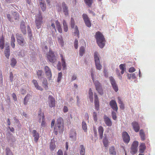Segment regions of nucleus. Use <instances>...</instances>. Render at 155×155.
Returning a JSON list of instances; mask_svg holds the SVG:
<instances>
[{
	"label": "nucleus",
	"instance_id": "64",
	"mask_svg": "<svg viewBox=\"0 0 155 155\" xmlns=\"http://www.w3.org/2000/svg\"><path fill=\"white\" fill-rule=\"evenodd\" d=\"M57 155H63V153L62 150H59L57 153Z\"/></svg>",
	"mask_w": 155,
	"mask_h": 155
},
{
	"label": "nucleus",
	"instance_id": "37",
	"mask_svg": "<svg viewBox=\"0 0 155 155\" xmlns=\"http://www.w3.org/2000/svg\"><path fill=\"white\" fill-rule=\"evenodd\" d=\"M140 136L141 140H145V134L142 129H141L140 131Z\"/></svg>",
	"mask_w": 155,
	"mask_h": 155
},
{
	"label": "nucleus",
	"instance_id": "42",
	"mask_svg": "<svg viewBox=\"0 0 155 155\" xmlns=\"http://www.w3.org/2000/svg\"><path fill=\"white\" fill-rule=\"evenodd\" d=\"M85 50L83 46L80 47L79 50V54L81 57H82L85 52Z\"/></svg>",
	"mask_w": 155,
	"mask_h": 155
},
{
	"label": "nucleus",
	"instance_id": "24",
	"mask_svg": "<svg viewBox=\"0 0 155 155\" xmlns=\"http://www.w3.org/2000/svg\"><path fill=\"white\" fill-rule=\"evenodd\" d=\"M32 133L33 134V136L34 137L35 141L36 142H37L39 138V134L35 130H33Z\"/></svg>",
	"mask_w": 155,
	"mask_h": 155
},
{
	"label": "nucleus",
	"instance_id": "12",
	"mask_svg": "<svg viewBox=\"0 0 155 155\" xmlns=\"http://www.w3.org/2000/svg\"><path fill=\"white\" fill-rule=\"evenodd\" d=\"M94 104L95 108L97 110H98L99 109V102L97 96V94L95 93H94Z\"/></svg>",
	"mask_w": 155,
	"mask_h": 155
},
{
	"label": "nucleus",
	"instance_id": "63",
	"mask_svg": "<svg viewBox=\"0 0 155 155\" xmlns=\"http://www.w3.org/2000/svg\"><path fill=\"white\" fill-rule=\"evenodd\" d=\"M7 17L10 21L11 22L13 21L12 19L11 18L10 15L9 14H8L7 15Z\"/></svg>",
	"mask_w": 155,
	"mask_h": 155
},
{
	"label": "nucleus",
	"instance_id": "23",
	"mask_svg": "<svg viewBox=\"0 0 155 155\" xmlns=\"http://www.w3.org/2000/svg\"><path fill=\"white\" fill-rule=\"evenodd\" d=\"M27 30L28 38L30 40L32 41L33 40V37L32 36V34L31 28L29 25L27 26Z\"/></svg>",
	"mask_w": 155,
	"mask_h": 155
},
{
	"label": "nucleus",
	"instance_id": "22",
	"mask_svg": "<svg viewBox=\"0 0 155 155\" xmlns=\"http://www.w3.org/2000/svg\"><path fill=\"white\" fill-rule=\"evenodd\" d=\"M32 82L33 84L34 87L38 90L42 91L43 89L40 86H39L37 81L33 79L32 81Z\"/></svg>",
	"mask_w": 155,
	"mask_h": 155
},
{
	"label": "nucleus",
	"instance_id": "32",
	"mask_svg": "<svg viewBox=\"0 0 155 155\" xmlns=\"http://www.w3.org/2000/svg\"><path fill=\"white\" fill-rule=\"evenodd\" d=\"M37 73L38 78L39 80H41L43 78L44 74H43V72L41 71L38 70L37 71Z\"/></svg>",
	"mask_w": 155,
	"mask_h": 155
},
{
	"label": "nucleus",
	"instance_id": "55",
	"mask_svg": "<svg viewBox=\"0 0 155 155\" xmlns=\"http://www.w3.org/2000/svg\"><path fill=\"white\" fill-rule=\"evenodd\" d=\"M74 20L73 18H71V28H74Z\"/></svg>",
	"mask_w": 155,
	"mask_h": 155
},
{
	"label": "nucleus",
	"instance_id": "9",
	"mask_svg": "<svg viewBox=\"0 0 155 155\" xmlns=\"http://www.w3.org/2000/svg\"><path fill=\"white\" fill-rule=\"evenodd\" d=\"M109 80L115 92H117L118 90V88L115 79L113 77L110 76L109 77Z\"/></svg>",
	"mask_w": 155,
	"mask_h": 155
},
{
	"label": "nucleus",
	"instance_id": "53",
	"mask_svg": "<svg viewBox=\"0 0 155 155\" xmlns=\"http://www.w3.org/2000/svg\"><path fill=\"white\" fill-rule=\"evenodd\" d=\"M51 27L53 28V30H52V34H53L54 33L55 34V32H57L55 28V25L54 23H52L51 24Z\"/></svg>",
	"mask_w": 155,
	"mask_h": 155
},
{
	"label": "nucleus",
	"instance_id": "30",
	"mask_svg": "<svg viewBox=\"0 0 155 155\" xmlns=\"http://www.w3.org/2000/svg\"><path fill=\"white\" fill-rule=\"evenodd\" d=\"M98 132L100 138L101 139L103 138L104 129L102 127L100 126L98 128Z\"/></svg>",
	"mask_w": 155,
	"mask_h": 155
},
{
	"label": "nucleus",
	"instance_id": "27",
	"mask_svg": "<svg viewBox=\"0 0 155 155\" xmlns=\"http://www.w3.org/2000/svg\"><path fill=\"white\" fill-rule=\"evenodd\" d=\"M31 97L30 94H27L24 99L23 103L25 105H27L29 100Z\"/></svg>",
	"mask_w": 155,
	"mask_h": 155
},
{
	"label": "nucleus",
	"instance_id": "14",
	"mask_svg": "<svg viewBox=\"0 0 155 155\" xmlns=\"http://www.w3.org/2000/svg\"><path fill=\"white\" fill-rule=\"evenodd\" d=\"M48 102L49 106L50 107H54L55 106V100L52 96L49 95L48 98Z\"/></svg>",
	"mask_w": 155,
	"mask_h": 155
},
{
	"label": "nucleus",
	"instance_id": "36",
	"mask_svg": "<svg viewBox=\"0 0 155 155\" xmlns=\"http://www.w3.org/2000/svg\"><path fill=\"white\" fill-rule=\"evenodd\" d=\"M12 14L15 20H18L19 18V14L17 11L12 12Z\"/></svg>",
	"mask_w": 155,
	"mask_h": 155
},
{
	"label": "nucleus",
	"instance_id": "10",
	"mask_svg": "<svg viewBox=\"0 0 155 155\" xmlns=\"http://www.w3.org/2000/svg\"><path fill=\"white\" fill-rule=\"evenodd\" d=\"M82 18L85 23V24L88 28H90L91 26V22L90 19L87 15L84 14H83Z\"/></svg>",
	"mask_w": 155,
	"mask_h": 155
},
{
	"label": "nucleus",
	"instance_id": "44",
	"mask_svg": "<svg viewBox=\"0 0 155 155\" xmlns=\"http://www.w3.org/2000/svg\"><path fill=\"white\" fill-rule=\"evenodd\" d=\"M6 155H13L12 152L9 147H6L5 149Z\"/></svg>",
	"mask_w": 155,
	"mask_h": 155
},
{
	"label": "nucleus",
	"instance_id": "40",
	"mask_svg": "<svg viewBox=\"0 0 155 155\" xmlns=\"http://www.w3.org/2000/svg\"><path fill=\"white\" fill-rule=\"evenodd\" d=\"M62 22L64 31L66 32L68 30V27L67 23L64 20H63Z\"/></svg>",
	"mask_w": 155,
	"mask_h": 155
},
{
	"label": "nucleus",
	"instance_id": "60",
	"mask_svg": "<svg viewBox=\"0 0 155 155\" xmlns=\"http://www.w3.org/2000/svg\"><path fill=\"white\" fill-rule=\"evenodd\" d=\"M78 41L77 39H75L74 41V47L76 49L78 48Z\"/></svg>",
	"mask_w": 155,
	"mask_h": 155
},
{
	"label": "nucleus",
	"instance_id": "39",
	"mask_svg": "<svg viewBox=\"0 0 155 155\" xmlns=\"http://www.w3.org/2000/svg\"><path fill=\"white\" fill-rule=\"evenodd\" d=\"M40 4L41 10L43 11H45L46 8V5L44 2H40Z\"/></svg>",
	"mask_w": 155,
	"mask_h": 155
},
{
	"label": "nucleus",
	"instance_id": "26",
	"mask_svg": "<svg viewBox=\"0 0 155 155\" xmlns=\"http://www.w3.org/2000/svg\"><path fill=\"white\" fill-rule=\"evenodd\" d=\"M55 24L56 26V28L59 32L60 33L62 32V29L61 27V25L58 20L55 21Z\"/></svg>",
	"mask_w": 155,
	"mask_h": 155
},
{
	"label": "nucleus",
	"instance_id": "1",
	"mask_svg": "<svg viewBox=\"0 0 155 155\" xmlns=\"http://www.w3.org/2000/svg\"><path fill=\"white\" fill-rule=\"evenodd\" d=\"M97 43L101 48H103L105 45V38L103 34L100 31L97 32L95 35Z\"/></svg>",
	"mask_w": 155,
	"mask_h": 155
},
{
	"label": "nucleus",
	"instance_id": "52",
	"mask_svg": "<svg viewBox=\"0 0 155 155\" xmlns=\"http://www.w3.org/2000/svg\"><path fill=\"white\" fill-rule=\"evenodd\" d=\"M111 116L113 119L114 120H116L117 119L116 114V112L114 111H112L111 112Z\"/></svg>",
	"mask_w": 155,
	"mask_h": 155
},
{
	"label": "nucleus",
	"instance_id": "29",
	"mask_svg": "<svg viewBox=\"0 0 155 155\" xmlns=\"http://www.w3.org/2000/svg\"><path fill=\"white\" fill-rule=\"evenodd\" d=\"M88 96L89 98L90 99V101L91 103H93V93L92 91V90L91 88H90L89 89V92H88Z\"/></svg>",
	"mask_w": 155,
	"mask_h": 155
},
{
	"label": "nucleus",
	"instance_id": "2",
	"mask_svg": "<svg viewBox=\"0 0 155 155\" xmlns=\"http://www.w3.org/2000/svg\"><path fill=\"white\" fill-rule=\"evenodd\" d=\"M16 38L18 44L22 47H25L27 45L26 41L21 34L17 33L16 34Z\"/></svg>",
	"mask_w": 155,
	"mask_h": 155
},
{
	"label": "nucleus",
	"instance_id": "18",
	"mask_svg": "<svg viewBox=\"0 0 155 155\" xmlns=\"http://www.w3.org/2000/svg\"><path fill=\"white\" fill-rule=\"evenodd\" d=\"M62 8L63 12L64 15L67 16L68 15V8L67 5L64 2H63L62 3Z\"/></svg>",
	"mask_w": 155,
	"mask_h": 155
},
{
	"label": "nucleus",
	"instance_id": "49",
	"mask_svg": "<svg viewBox=\"0 0 155 155\" xmlns=\"http://www.w3.org/2000/svg\"><path fill=\"white\" fill-rule=\"evenodd\" d=\"M57 124L63 125L64 121L63 118L61 117H59L57 119Z\"/></svg>",
	"mask_w": 155,
	"mask_h": 155
},
{
	"label": "nucleus",
	"instance_id": "5",
	"mask_svg": "<svg viewBox=\"0 0 155 155\" xmlns=\"http://www.w3.org/2000/svg\"><path fill=\"white\" fill-rule=\"evenodd\" d=\"M94 58L95 66L97 69L100 70L102 68V66L100 64L99 58L98 57V53L95 52L94 53Z\"/></svg>",
	"mask_w": 155,
	"mask_h": 155
},
{
	"label": "nucleus",
	"instance_id": "62",
	"mask_svg": "<svg viewBox=\"0 0 155 155\" xmlns=\"http://www.w3.org/2000/svg\"><path fill=\"white\" fill-rule=\"evenodd\" d=\"M135 70H136L134 68L132 67L129 69L128 71L130 73H132L135 71Z\"/></svg>",
	"mask_w": 155,
	"mask_h": 155
},
{
	"label": "nucleus",
	"instance_id": "19",
	"mask_svg": "<svg viewBox=\"0 0 155 155\" xmlns=\"http://www.w3.org/2000/svg\"><path fill=\"white\" fill-rule=\"evenodd\" d=\"M5 46L6 48L5 50V54L6 57L8 59L10 55V51L8 43L6 44Z\"/></svg>",
	"mask_w": 155,
	"mask_h": 155
},
{
	"label": "nucleus",
	"instance_id": "38",
	"mask_svg": "<svg viewBox=\"0 0 155 155\" xmlns=\"http://www.w3.org/2000/svg\"><path fill=\"white\" fill-rule=\"evenodd\" d=\"M4 45V40L3 37L0 38V47L1 49H3Z\"/></svg>",
	"mask_w": 155,
	"mask_h": 155
},
{
	"label": "nucleus",
	"instance_id": "45",
	"mask_svg": "<svg viewBox=\"0 0 155 155\" xmlns=\"http://www.w3.org/2000/svg\"><path fill=\"white\" fill-rule=\"evenodd\" d=\"M58 41L61 47H63L64 45V42L61 36L58 38Z\"/></svg>",
	"mask_w": 155,
	"mask_h": 155
},
{
	"label": "nucleus",
	"instance_id": "57",
	"mask_svg": "<svg viewBox=\"0 0 155 155\" xmlns=\"http://www.w3.org/2000/svg\"><path fill=\"white\" fill-rule=\"evenodd\" d=\"M120 69L121 70H126L125 64H121L119 65Z\"/></svg>",
	"mask_w": 155,
	"mask_h": 155
},
{
	"label": "nucleus",
	"instance_id": "11",
	"mask_svg": "<svg viewBox=\"0 0 155 155\" xmlns=\"http://www.w3.org/2000/svg\"><path fill=\"white\" fill-rule=\"evenodd\" d=\"M109 105L114 110L117 112L118 107L117 103L115 100L113 99L111 100L110 102Z\"/></svg>",
	"mask_w": 155,
	"mask_h": 155
},
{
	"label": "nucleus",
	"instance_id": "56",
	"mask_svg": "<svg viewBox=\"0 0 155 155\" xmlns=\"http://www.w3.org/2000/svg\"><path fill=\"white\" fill-rule=\"evenodd\" d=\"M103 143L104 146L106 147L107 146L108 140L107 138L105 137L103 140Z\"/></svg>",
	"mask_w": 155,
	"mask_h": 155
},
{
	"label": "nucleus",
	"instance_id": "59",
	"mask_svg": "<svg viewBox=\"0 0 155 155\" xmlns=\"http://www.w3.org/2000/svg\"><path fill=\"white\" fill-rule=\"evenodd\" d=\"M62 77V74L61 72L59 73L58 74L57 81L59 82L60 81Z\"/></svg>",
	"mask_w": 155,
	"mask_h": 155
},
{
	"label": "nucleus",
	"instance_id": "58",
	"mask_svg": "<svg viewBox=\"0 0 155 155\" xmlns=\"http://www.w3.org/2000/svg\"><path fill=\"white\" fill-rule=\"evenodd\" d=\"M93 116L94 120L95 122L97 121V113L95 112H93Z\"/></svg>",
	"mask_w": 155,
	"mask_h": 155
},
{
	"label": "nucleus",
	"instance_id": "54",
	"mask_svg": "<svg viewBox=\"0 0 155 155\" xmlns=\"http://www.w3.org/2000/svg\"><path fill=\"white\" fill-rule=\"evenodd\" d=\"M82 128L84 131H86L87 129L86 124L85 122L83 121L82 122Z\"/></svg>",
	"mask_w": 155,
	"mask_h": 155
},
{
	"label": "nucleus",
	"instance_id": "31",
	"mask_svg": "<svg viewBox=\"0 0 155 155\" xmlns=\"http://www.w3.org/2000/svg\"><path fill=\"white\" fill-rule=\"evenodd\" d=\"M139 151L140 153L144 152L145 150L146 149V147L144 143H142L140 145Z\"/></svg>",
	"mask_w": 155,
	"mask_h": 155
},
{
	"label": "nucleus",
	"instance_id": "51",
	"mask_svg": "<svg viewBox=\"0 0 155 155\" xmlns=\"http://www.w3.org/2000/svg\"><path fill=\"white\" fill-rule=\"evenodd\" d=\"M74 30L75 34L77 35L78 37L79 35V32L77 26H75V28H74Z\"/></svg>",
	"mask_w": 155,
	"mask_h": 155
},
{
	"label": "nucleus",
	"instance_id": "15",
	"mask_svg": "<svg viewBox=\"0 0 155 155\" xmlns=\"http://www.w3.org/2000/svg\"><path fill=\"white\" fill-rule=\"evenodd\" d=\"M25 24V22L22 20L21 21L20 24V28L21 31L24 35H26L27 33Z\"/></svg>",
	"mask_w": 155,
	"mask_h": 155
},
{
	"label": "nucleus",
	"instance_id": "21",
	"mask_svg": "<svg viewBox=\"0 0 155 155\" xmlns=\"http://www.w3.org/2000/svg\"><path fill=\"white\" fill-rule=\"evenodd\" d=\"M104 122L107 126H111L112 125V123L111 120L106 115H104Z\"/></svg>",
	"mask_w": 155,
	"mask_h": 155
},
{
	"label": "nucleus",
	"instance_id": "6",
	"mask_svg": "<svg viewBox=\"0 0 155 155\" xmlns=\"http://www.w3.org/2000/svg\"><path fill=\"white\" fill-rule=\"evenodd\" d=\"M96 90L99 94L102 95L103 94V91L101 83L97 80L93 81Z\"/></svg>",
	"mask_w": 155,
	"mask_h": 155
},
{
	"label": "nucleus",
	"instance_id": "17",
	"mask_svg": "<svg viewBox=\"0 0 155 155\" xmlns=\"http://www.w3.org/2000/svg\"><path fill=\"white\" fill-rule=\"evenodd\" d=\"M122 137L124 141L126 143H128L130 140V137L127 133L124 131L122 134Z\"/></svg>",
	"mask_w": 155,
	"mask_h": 155
},
{
	"label": "nucleus",
	"instance_id": "33",
	"mask_svg": "<svg viewBox=\"0 0 155 155\" xmlns=\"http://www.w3.org/2000/svg\"><path fill=\"white\" fill-rule=\"evenodd\" d=\"M60 57L61 59V61L62 63V66H63V69L65 70L66 67V63L65 61V60L63 57V56L62 54H60Z\"/></svg>",
	"mask_w": 155,
	"mask_h": 155
},
{
	"label": "nucleus",
	"instance_id": "47",
	"mask_svg": "<svg viewBox=\"0 0 155 155\" xmlns=\"http://www.w3.org/2000/svg\"><path fill=\"white\" fill-rule=\"evenodd\" d=\"M17 63L16 60L14 58H13L11 60V65L12 67H14Z\"/></svg>",
	"mask_w": 155,
	"mask_h": 155
},
{
	"label": "nucleus",
	"instance_id": "50",
	"mask_svg": "<svg viewBox=\"0 0 155 155\" xmlns=\"http://www.w3.org/2000/svg\"><path fill=\"white\" fill-rule=\"evenodd\" d=\"M41 118H42V112L41 110L39 111V113L38 114V118L39 119L38 122L40 123L41 122Z\"/></svg>",
	"mask_w": 155,
	"mask_h": 155
},
{
	"label": "nucleus",
	"instance_id": "28",
	"mask_svg": "<svg viewBox=\"0 0 155 155\" xmlns=\"http://www.w3.org/2000/svg\"><path fill=\"white\" fill-rule=\"evenodd\" d=\"M50 148L51 151L54 150L55 148V141L53 139L51 140Z\"/></svg>",
	"mask_w": 155,
	"mask_h": 155
},
{
	"label": "nucleus",
	"instance_id": "35",
	"mask_svg": "<svg viewBox=\"0 0 155 155\" xmlns=\"http://www.w3.org/2000/svg\"><path fill=\"white\" fill-rule=\"evenodd\" d=\"M109 152L111 155H116V154L115 149L113 147H111L110 148Z\"/></svg>",
	"mask_w": 155,
	"mask_h": 155
},
{
	"label": "nucleus",
	"instance_id": "7",
	"mask_svg": "<svg viewBox=\"0 0 155 155\" xmlns=\"http://www.w3.org/2000/svg\"><path fill=\"white\" fill-rule=\"evenodd\" d=\"M138 145V142L137 141H134L132 144L130 151V153L132 155L136 154L137 151V147Z\"/></svg>",
	"mask_w": 155,
	"mask_h": 155
},
{
	"label": "nucleus",
	"instance_id": "4",
	"mask_svg": "<svg viewBox=\"0 0 155 155\" xmlns=\"http://www.w3.org/2000/svg\"><path fill=\"white\" fill-rule=\"evenodd\" d=\"M46 56L48 61L52 63H54L56 61V58L54 52L50 49L49 51L46 54Z\"/></svg>",
	"mask_w": 155,
	"mask_h": 155
},
{
	"label": "nucleus",
	"instance_id": "41",
	"mask_svg": "<svg viewBox=\"0 0 155 155\" xmlns=\"http://www.w3.org/2000/svg\"><path fill=\"white\" fill-rule=\"evenodd\" d=\"M127 77L129 79H130L131 78L133 79H134L136 78V75L135 73L129 74H127Z\"/></svg>",
	"mask_w": 155,
	"mask_h": 155
},
{
	"label": "nucleus",
	"instance_id": "25",
	"mask_svg": "<svg viewBox=\"0 0 155 155\" xmlns=\"http://www.w3.org/2000/svg\"><path fill=\"white\" fill-rule=\"evenodd\" d=\"M54 127L58 129V132L60 133H62L63 131L64 126L63 124H57L55 127Z\"/></svg>",
	"mask_w": 155,
	"mask_h": 155
},
{
	"label": "nucleus",
	"instance_id": "48",
	"mask_svg": "<svg viewBox=\"0 0 155 155\" xmlns=\"http://www.w3.org/2000/svg\"><path fill=\"white\" fill-rule=\"evenodd\" d=\"M43 115L42 116V120L41 122V126L42 127H44L45 126V116L44 115L43 113L42 114Z\"/></svg>",
	"mask_w": 155,
	"mask_h": 155
},
{
	"label": "nucleus",
	"instance_id": "43",
	"mask_svg": "<svg viewBox=\"0 0 155 155\" xmlns=\"http://www.w3.org/2000/svg\"><path fill=\"white\" fill-rule=\"evenodd\" d=\"M81 150L80 151V153L81 155H85V148L83 145H81L80 146Z\"/></svg>",
	"mask_w": 155,
	"mask_h": 155
},
{
	"label": "nucleus",
	"instance_id": "16",
	"mask_svg": "<svg viewBox=\"0 0 155 155\" xmlns=\"http://www.w3.org/2000/svg\"><path fill=\"white\" fill-rule=\"evenodd\" d=\"M45 73L47 78L50 80L51 78L52 74L50 68L47 66H45L44 68Z\"/></svg>",
	"mask_w": 155,
	"mask_h": 155
},
{
	"label": "nucleus",
	"instance_id": "3",
	"mask_svg": "<svg viewBox=\"0 0 155 155\" xmlns=\"http://www.w3.org/2000/svg\"><path fill=\"white\" fill-rule=\"evenodd\" d=\"M6 136L8 143L11 145H14L16 141V139L8 130H7Z\"/></svg>",
	"mask_w": 155,
	"mask_h": 155
},
{
	"label": "nucleus",
	"instance_id": "20",
	"mask_svg": "<svg viewBox=\"0 0 155 155\" xmlns=\"http://www.w3.org/2000/svg\"><path fill=\"white\" fill-rule=\"evenodd\" d=\"M131 124L135 131L136 132H139L140 130V127L138 124L137 122L134 121Z\"/></svg>",
	"mask_w": 155,
	"mask_h": 155
},
{
	"label": "nucleus",
	"instance_id": "8",
	"mask_svg": "<svg viewBox=\"0 0 155 155\" xmlns=\"http://www.w3.org/2000/svg\"><path fill=\"white\" fill-rule=\"evenodd\" d=\"M42 16L39 15L37 16L35 18V23L37 29L41 28V24L42 22Z\"/></svg>",
	"mask_w": 155,
	"mask_h": 155
},
{
	"label": "nucleus",
	"instance_id": "13",
	"mask_svg": "<svg viewBox=\"0 0 155 155\" xmlns=\"http://www.w3.org/2000/svg\"><path fill=\"white\" fill-rule=\"evenodd\" d=\"M76 131L74 129H71L70 131L69 137L71 140L75 141L76 140Z\"/></svg>",
	"mask_w": 155,
	"mask_h": 155
},
{
	"label": "nucleus",
	"instance_id": "61",
	"mask_svg": "<svg viewBox=\"0 0 155 155\" xmlns=\"http://www.w3.org/2000/svg\"><path fill=\"white\" fill-rule=\"evenodd\" d=\"M15 39L14 35L13 34H12L11 37V43H15Z\"/></svg>",
	"mask_w": 155,
	"mask_h": 155
},
{
	"label": "nucleus",
	"instance_id": "46",
	"mask_svg": "<svg viewBox=\"0 0 155 155\" xmlns=\"http://www.w3.org/2000/svg\"><path fill=\"white\" fill-rule=\"evenodd\" d=\"M86 4L89 7H91L93 2V0H84Z\"/></svg>",
	"mask_w": 155,
	"mask_h": 155
},
{
	"label": "nucleus",
	"instance_id": "34",
	"mask_svg": "<svg viewBox=\"0 0 155 155\" xmlns=\"http://www.w3.org/2000/svg\"><path fill=\"white\" fill-rule=\"evenodd\" d=\"M42 81V84L43 87L46 89L48 88V83L47 79L43 78Z\"/></svg>",
	"mask_w": 155,
	"mask_h": 155
}]
</instances>
